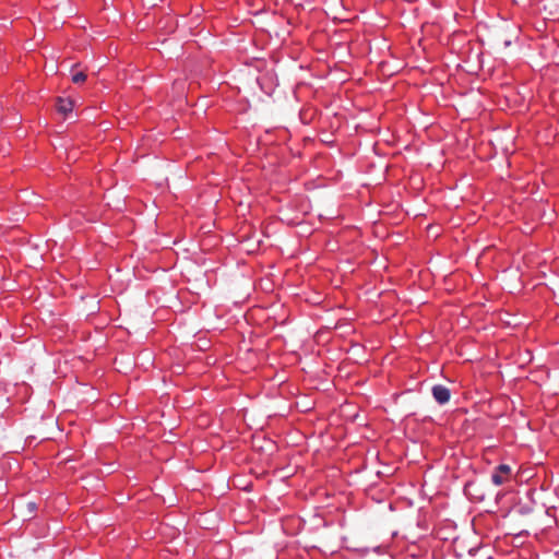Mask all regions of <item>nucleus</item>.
I'll use <instances>...</instances> for the list:
<instances>
[{
	"label": "nucleus",
	"mask_w": 559,
	"mask_h": 559,
	"mask_svg": "<svg viewBox=\"0 0 559 559\" xmlns=\"http://www.w3.org/2000/svg\"><path fill=\"white\" fill-rule=\"evenodd\" d=\"M513 469L509 464H499L491 474V481L496 486H501L512 479Z\"/></svg>",
	"instance_id": "f257e3e1"
},
{
	"label": "nucleus",
	"mask_w": 559,
	"mask_h": 559,
	"mask_svg": "<svg viewBox=\"0 0 559 559\" xmlns=\"http://www.w3.org/2000/svg\"><path fill=\"white\" fill-rule=\"evenodd\" d=\"M432 396L435 401L440 404L444 405L450 401L451 397V391L442 384H436L431 389Z\"/></svg>",
	"instance_id": "f03ea898"
},
{
	"label": "nucleus",
	"mask_w": 559,
	"mask_h": 559,
	"mask_svg": "<svg viewBox=\"0 0 559 559\" xmlns=\"http://www.w3.org/2000/svg\"><path fill=\"white\" fill-rule=\"evenodd\" d=\"M56 106H57L58 112H60L64 116L72 112V110H73V102L69 98L59 97Z\"/></svg>",
	"instance_id": "7ed1b4c3"
},
{
	"label": "nucleus",
	"mask_w": 559,
	"mask_h": 559,
	"mask_svg": "<svg viewBox=\"0 0 559 559\" xmlns=\"http://www.w3.org/2000/svg\"><path fill=\"white\" fill-rule=\"evenodd\" d=\"M71 80L74 84H81L86 80L85 72L80 70L78 64L71 68Z\"/></svg>",
	"instance_id": "20e7f679"
},
{
	"label": "nucleus",
	"mask_w": 559,
	"mask_h": 559,
	"mask_svg": "<svg viewBox=\"0 0 559 559\" xmlns=\"http://www.w3.org/2000/svg\"><path fill=\"white\" fill-rule=\"evenodd\" d=\"M28 507H29L31 511H33V510H35L36 504L34 502H29Z\"/></svg>",
	"instance_id": "39448f33"
}]
</instances>
